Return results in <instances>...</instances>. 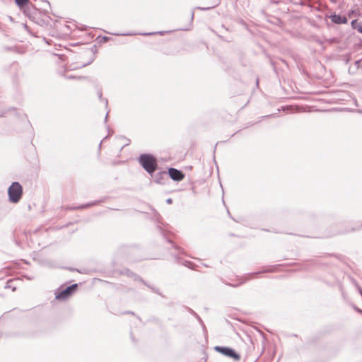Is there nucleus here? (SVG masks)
Returning <instances> with one entry per match:
<instances>
[{"mask_svg":"<svg viewBox=\"0 0 362 362\" xmlns=\"http://www.w3.org/2000/svg\"><path fill=\"white\" fill-rule=\"evenodd\" d=\"M139 162L142 167L150 174L153 173L157 168L156 158L149 154H143L139 158Z\"/></svg>","mask_w":362,"mask_h":362,"instance_id":"f257e3e1","label":"nucleus"},{"mask_svg":"<svg viewBox=\"0 0 362 362\" xmlns=\"http://www.w3.org/2000/svg\"><path fill=\"white\" fill-rule=\"evenodd\" d=\"M9 200L12 203H17L21 199L23 194V187L20 183L15 182L9 187L8 189Z\"/></svg>","mask_w":362,"mask_h":362,"instance_id":"f03ea898","label":"nucleus"},{"mask_svg":"<svg viewBox=\"0 0 362 362\" xmlns=\"http://www.w3.org/2000/svg\"><path fill=\"white\" fill-rule=\"evenodd\" d=\"M78 284H74L66 287L65 289L56 293V299L59 300H65L71 296L77 290Z\"/></svg>","mask_w":362,"mask_h":362,"instance_id":"7ed1b4c3","label":"nucleus"},{"mask_svg":"<svg viewBox=\"0 0 362 362\" xmlns=\"http://www.w3.org/2000/svg\"><path fill=\"white\" fill-rule=\"evenodd\" d=\"M216 349L220 353L228 356L229 357L233 358L235 359H239L240 356L237 354L233 349L227 347H216Z\"/></svg>","mask_w":362,"mask_h":362,"instance_id":"20e7f679","label":"nucleus"},{"mask_svg":"<svg viewBox=\"0 0 362 362\" xmlns=\"http://www.w3.org/2000/svg\"><path fill=\"white\" fill-rule=\"evenodd\" d=\"M168 173L170 177L175 181H180L185 177L184 174L181 171L175 168H170Z\"/></svg>","mask_w":362,"mask_h":362,"instance_id":"39448f33","label":"nucleus"},{"mask_svg":"<svg viewBox=\"0 0 362 362\" xmlns=\"http://www.w3.org/2000/svg\"><path fill=\"white\" fill-rule=\"evenodd\" d=\"M331 20L333 23H337V24H344L347 23V18L344 16H340L334 14L331 16Z\"/></svg>","mask_w":362,"mask_h":362,"instance_id":"423d86ee","label":"nucleus"},{"mask_svg":"<svg viewBox=\"0 0 362 362\" xmlns=\"http://www.w3.org/2000/svg\"><path fill=\"white\" fill-rule=\"evenodd\" d=\"M351 26L354 29H356L358 32L362 33V23L358 22L357 20H354L351 22Z\"/></svg>","mask_w":362,"mask_h":362,"instance_id":"0eeeda50","label":"nucleus"},{"mask_svg":"<svg viewBox=\"0 0 362 362\" xmlns=\"http://www.w3.org/2000/svg\"><path fill=\"white\" fill-rule=\"evenodd\" d=\"M15 2L19 8H23L29 3V0H15Z\"/></svg>","mask_w":362,"mask_h":362,"instance_id":"6e6552de","label":"nucleus"},{"mask_svg":"<svg viewBox=\"0 0 362 362\" xmlns=\"http://www.w3.org/2000/svg\"><path fill=\"white\" fill-rule=\"evenodd\" d=\"M358 311L362 313V310H358Z\"/></svg>","mask_w":362,"mask_h":362,"instance_id":"1a4fd4ad","label":"nucleus"}]
</instances>
